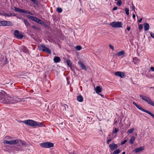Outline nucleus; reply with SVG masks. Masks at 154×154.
Wrapping results in <instances>:
<instances>
[{
  "mask_svg": "<svg viewBox=\"0 0 154 154\" xmlns=\"http://www.w3.org/2000/svg\"><path fill=\"white\" fill-rule=\"evenodd\" d=\"M34 3L37 4V1L36 0H31Z\"/></svg>",
  "mask_w": 154,
  "mask_h": 154,
  "instance_id": "obj_49",
  "label": "nucleus"
},
{
  "mask_svg": "<svg viewBox=\"0 0 154 154\" xmlns=\"http://www.w3.org/2000/svg\"><path fill=\"white\" fill-rule=\"evenodd\" d=\"M150 35L152 37L154 38V33L151 32L150 33Z\"/></svg>",
  "mask_w": 154,
  "mask_h": 154,
  "instance_id": "obj_48",
  "label": "nucleus"
},
{
  "mask_svg": "<svg viewBox=\"0 0 154 154\" xmlns=\"http://www.w3.org/2000/svg\"><path fill=\"white\" fill-rule=\"evenodd\" d=\"M131 29V27H130V26H128V27H127V30L128 31H130V30Z\"/></svg>",
  "mask_w": 154,
  "mask_h": 154,
  "instance_id": "obj_54",
  "label": "nucleus"
},
{
  "mask_svg": "<svg viewBox=\"0 0 154 154\" xmlns=\"http://www.w3.org/2000/svg\"><path fill=\"white\" fill-rule=\"evenodd\" d=\"M112 140V139H110L109 140H108L107 141V142H106V143L107 144H109V143Z\"/></svg>",
  "mask_w": 154,
  "mask_h": 154,
  "instance_id": "obj_45",
  "label": "nucleus"
},
{
  "mask_svg": "<svg viewBox=\"0 0 154 154\" xmlns=\"http://www.w3.org/2000/svg\"><path fill=\"white\" fill-rule=\"evenodd\" d=\"M19 143V140L17 139L11 141V145L16 144Z\"/></svg>",
  "mask_w": 154,
  "mask_h": 154,
  "instance_id": "obj_21",
  "label": "nucleus"
},
{
  "mask_svg": "<svg viewBox=\"0 0 154 154\" xmlns=\"http://www.w3.org/2000/svg\"><path fill=\"white\" fill-rule=\"evenodd\" d=\"M96 93L98 94L99 93H101L102 92V89L101 87L99 86H97L96 88H95Z\"/></svg>",
  "mask_w": 154,
  "mask_h": 154,
  "instance_id": "obj_17",
  "label": "nucleus"
},
{
  "mask_svg": "<svg viewBox=\"0 0 154 154\" xmlns=\"http://www.w3.org/2000/svg\"><path fill=\"white\" fill-rule=\"evenodd\" d=\"M150 70L151 71L154 72V67H150Z\"/></svg>",
  "mask_w": 154,
  "mask_h": 154,
  "instance_id": "obj_53",
  "label": "nucleus"
},
{
  "mask_svg": "<svg viewBox=\"0 0 154 154\" xmlns=\"http://www.w3.org/2000/svg\"><path fill=\"white\" fill-rule=\"evenodd\" d=\"M133 104L134 105H135L136 106V107L137 108L145 112L146 111V110L145 109L140 107L139 105L137 104L135 102H133Z\"/></svg>",
  "mask_w": 154,
  "mask_h": 154,
  "instance_id": "obj_15",
  "label": "nucleus"
},
{
  "mask_svg": "<svg viewBox=\"0 0 154 154\" xmlns=\"http://www.w3.org/2000/svg\"><path fill=\"white\" fill-rule=\"evenodd\" d=\"M12 100V98L6 94L4 91L0 92V102L5 104H8Z\"/></svg>",
  "mask_w": 154,
  "mask_h": 154,
  "instance_id": "obj_1",
  "label": "nucleus"
},
{
  "mask_svg": "<svg viewBox=\"0 0 154 154\" xmlns=\"http://www.w3.org/2000/svg\"><path fill=\"white\" fill-rule=\"evenodd\" d=\"M109 147L110 149L112 150H114L115 149H117L118 146L117 144L115 143H112L109 145Z\"/></svg>",
  "mask_w": 154,
  "mask_h": 154,
  "instance_id": "obj_13",
  "label": "nucleus"
},
{
  "mask_svg": "<svg viewBox=\"0 0 154 154\" xmlns=\"http://www.w3.org/2000/svg\"><path fill=\"white\" fill-rule=\"evenodd\" d=\"M17 16L15 14H12V16Z\"/></svg>",
  "mask_w": 154,
  "mask_h": 154,
  "instance_id": "obj_60",
  "label": "nucleus"
},
{
  "mask_svg": "<svg viewBox=\"0 0 154 154\" xmlns=\"http://www.w3.org/2000/svg\"><path fill=\"white\" fill-rule=\"evenodd\" d=\"M56 10L59 13H60L62 11V9L59 7L57 8Z\"/></svg>",
  "mask_w": 154,
  "mask_h": 154,
  "instance_id": "obj_31",
  "label": "nucleus"
},
{
  "mask_svg": "<svg viewBox=\"0 0 154 154\" xmlns=\"http://www.w3.org/2000/svg\"><path fill=\"white\" fill-rule=\"evenodd\" d=\"M72 71L74 72V73H75V74L76 73L75 70H72Z\"/></svg>",
  "mask_w": 154,
  "mask_h": 154,
  "instance_id": "obj_61",
  "label": "nucleus"
},
{
  "mask_svg": "<svg viewBox=\"0 0 154 154\" xmlns=\"http://www.w3.org/2000/svg\"><path fill=\"white\" fill-rule=\"evenodd\" d=\"M109 48L111 49L112 50H115V49H114V47H113V46L112 45H109Z\"/></svg>",
  "mask_w": 154,
  "mask_h": 154,
  "instance_id": "obj_40",
  "label": "nucleus"
},
{
  "mask_svg": "<svg viewBox=\"0 0 154 154\" xmlns=\"http://www.w3.org/2000/svg\"><path fill=\"white\" fill-rule=\"evenodd\" d=\"M145 112L149 114L152 118H154V114L151 113L150 111L146 110Z\"/></svg>",
  "mask_w": 154,
  "mask_h": 154,
  "instance_id": "obj_27",
  "label": "nucleus"
},
{
  "mask_svg": "<svg viewBox=\"0 0 154 154\" xmlns=\"http://www.w3.org/2000/svg\"><path fill=\"white\" fill-rule=\"evenodd\" d=\"M127 142V140H124L121 143V145H123L125 144Z\"/></svg>",
  "mask_w": 154,
  "mask_h": 154,
  "instance_id": "obj_41",
  "label": "nucleus"
},
{
  "mask_svg": "<svg viewBox=\"0 0 154 154\" xmlns=\"http://www.w3.org/2000/svg\"><path fill=\"white\" fill-rule=\"evenodd\" d=\"M75 48L78 51H80L82 49V47L80 45H78Z\"/></svg>",
  "mask_w": 154,
  "mask_h": 154,
  "instance_id": "obj_32",
  "label": "nucleus"
},
{
  "mask_svg": "<svg viewBox=\"0 0 154 154\" xmlns=\"http://www.w3.org/2000/svg\"><path fill=\"white\" fill-rule=\"evenodd\" d=\"M140 97L143 100L147 102L148 104L154 106V103L151 100L149 97L146 96L140 95Z\"/></svg>",
  "mask_w": 154,
  "mask_h": 154,
  "instance_id": "obj_3",
  "label": "nucleus"
},
{
  "mask_svg": "<svg viewBox=\"0 0 154 154\" xmlns=\"http://www.w3.org/2000/svg\"><path fill=\"white\" fill-rule=\"evenodd\" d=\"M119 122V121H117V120H116V119H114V124L115 125H117V122Z\"/></svg>",
  "mask_w": 154,
  "mask_h": 154,
  "instance_id": "obj_46",
  "label": "nucleus"
},
{
  "mask_svg": "<svg viewBox=\"0 0 154 154\" xmlns=\"http://www.w3.org/2000/svg\"><path fill=\"white\" fill-rule=\"evenodd\" d=\"M16 17H17V18H18V19H20V20H21L22 21H23V20H24V19L23 18V17H18V16H16Z\"/></svg>",
  "mask_w": 154,
  "mask_h": 154,
  "instance_id": "obj_44",
  "label": "nucleus"
},
{
  "mask_svg": "<svg viewBox=\"0 0 154 154\" xmlns=\"http://www.w3.org/2000/svg\"><path fill=\"white\" fill-rule=\"evenodd\" d=\"M64 63H66L67 65L69 67H70V66H71L72 65V62L69 60L66 59V60L64 61Z\"/></svg>",
  "mask_w": 154,
  "mask_h": 154,
  "instance_id": "obj_18",
  "label": "nucleus"
},
{
  "mask_svg": "<svg viewBox=\"0 0 154 154\" xmlns=\"http://www.w3.org/2000/svg\"><path fill=\"white\" fill-rule=\"evenodd\" d=\"M3 16H5V17H11L12 16V14L11 13L8 14L4 13H3Z\"/></svg>",
  "mask_w": 154,
  "mask_h": 154,
  "instance_id": "obj_24",
  "label": "nucleus"
},
{
  "mask_svg": "<svg viewBox=\"0 0 154 154\" xmlns=\"http://www.w3.org/2000/svg\"><path fill=\"white\" fill-rule=\"evenodd\" d=\"M117 7H114L112 9V10L114 11H115V10H117Z\"/></svg>",
  "mask_w": 154,
  "mask_h": 154,
  "instance_id": "obj_50",
  "label": "nucleus"
},
{
  "mask_svg": "<svg viewBox=\"0 0 154 154\" xmlns=\"http://www.w3.org/2000/svg\"><path fill=\"white\" fill-rule=\"evenodd\" d=\"M144 29L145 31L148 30L149 29V25L147 23H144Z\"/></svg>",
  "mask_w": 154,
  "mask_h": 154,
  "instance_id": "obj_16",
  "label": "nucleus"
},
{
  "mask_svg": "<svg viewBox=\"0 0 154 154\" xmlns=\"http://www.w3.org/2000/svg\"><path fill=\"white\" fill-rule=\"evenodd\" d=\"M132 17L134 19L135 18V15L134 14H133Z\"/></svg>",
  "mask_w": 154,
  "mask_h": 154,
  "instance_id": "obj_58",
  "label": "nucleus"
},
{
  "mask_svg": "<svg viewBox=\"0 0 154 154\" xmlns=\"http://www.w3.org/2000/svg\"><path fill=\"white\" fill-rule=\"evenodd\" d=\"M122 154H125V152H123Z\"/></svg>",
  "mask_w": 154,
  "mask_h": 154,
  "instance_id": "obj_63",
  "label": "nucleus"
},
{
  "mask_svg": "<svg viewBox=\"0 0 154 154\" xmlns=\"http://www.w3.org/2000/svg\"><path fill=\"white\" fill-rule=\"evenodd\" d=\"M4 143H5L11 145V141H9L7 140H5L4 141Z\"/></svg>",
  "mask_w": 154,
  "mask_h": 154,
  "instance_id": "obj_33",
  "label": "nucleus"
},
{
  "mask_svg": "<svg viewBox=\"0 0 154 154\" xmlns=\"http://www.w3.org/2000/svg\"><path fill=\"white\" fill-rule=\"evenodd\" d=\"M21 122H23L26 125L33 127L37 126L40 127L45 126L44 125L43 123L37 122L32 120L28 119L21 121Z\"/></svg>",
  "mask_w": 154,
  "mask_h": 154,
  "instance_id": "obj_2",
  "label": "nucleus"
},
{
  "mask_svg": "<svg viewBox=\"0 0 154 154\" xmlns=\"http://www.w3.org/2000/svg\"><path fill=\"white\" fill-rule=\"evenodd\" d=\"M31 27H32V28H33V29H36V26H31Z\"/></svg>",
  "mask_w": 154,
  "mask_h": 154,
  "instance_id": "obj_55",
  "label": "nucleus"
},
{
  "mask_svg": "<svg viewBox=\"0 0 154 154\" xmlns=\"http://www.w3.org/2000/svg\"><path fill=\"white\" fill-rule=\"evenodd\" d=\"M143 28V26L142 24H140L139 26V29L140 30H141Z\"/></svg>",
  "mask_w": 154,
  "mask_h": 154,
  "instance_id": "obj_39",
  "label": "nucleus"
},
{
  "mask_svg": "<svg viewBox=\"0 0 154 154\" xmlns=\"http://www.w3.org/2000/svg\"><path fill=\"white\" fill-rule=\"evenodd\" d=\"M39 21H41V20L36 17L34 21L38 23Z\"/></svg>",
  "mask_w": 154,
  "mask_h": 154,
  "instance_id": "obj_38",
  "label": "nucleus"
},
{
  "mask_svg": "<svg viewBox=\"0 0 154 154\" xmlns=\"http://www.w3.org/2000/svg\"><path fill=\"white\" fill-rule=\"evenodd\" d=\"M125 13L127 15H128L129 14V9L128 8H126L125 9Z\"/></svg>",
  "mask_w": 154,
  "mask_h": 154,
  "instance_id": "obj_36",
  "label": "nucleus"
},
{
  "mask_svg": "<svg viewBox=\"0 0 154 154\" xmlns=\"http://www.w3.org/2000/svg\"><path fill=\"white\" fill-rule=\"evenodd\" d=\"M115 75L116 76H118L122 78H123L125 76L124 73L121 72H116L115 73Z\"/></svg>",
  "mask_w": 154,
  "mask_h": 154,
  "instance_id": "obj_12",
  "label": "nucleus"
},
{
  "mask_svg": "<svg viewBox=\"0 0 154 154\" xmlns=\"http://www.w3.org/2000/svg\"><path fill=\"white\" fill-rule=\"evenodd\" d=\"M78 65L79 67L81 68V70H83L85 71H87V69L83 63L82 61H79L78 62Z\"/></svg>",
  "mask_w": 154,
  "mask_h": 154,
  "instance_id": "obj_10",
  "label": "nucleus"
},
{
  "mask_svg": "<svg viewBox=\"0 0 154 154\" xmlns=\"http://www.w3.org/2000/svg\"><path fill=\"white\" fill-rule=\"evenodd\" d=\"M135 138L134 137L132 136L130 139L129 140V143L131 144H133Z\"/></svg>",
  "mask_w": 154,
  "mask_h": 154,
  "instance_id": "obj_22",
  "label": "nucleus"
},
{
  "mask_svg": "<svg viewBox=\"0 0 154 154\" xmlns=\"http://www.w3.org/2000/svg\"><path fill=\"white\" fill-rule=\"evenodd\" d=\"M3 59L4 60V63L5 64H7L8 62V60H7V58H3Z\"/></svg>",
  "mask_w": 154,
  "mask_h": 154,
  "instance_id": "obj_37",
  "label": "nucleus"
},
{
  "mask_svg": "<svg viewBox=\"0 0 154 154\" xmlns=\"http://www.w3.org/2000/svg\"><path fill=\"white\" fill-rule=\"evenodd\" d=\"M41 146L44 148H50L54 146V144L50 142H45L40 144Z\"/></svg>",
  "mask_w": 154,
  "mask_h": 154,
  "instance_id": "obj_5",
  "label": "nucleus"
},
{
  "mask_svg": "<svg viewBox=\"0 0 154 154\" xmlns=\"http://www.w3.org/2000/svg\"><path fill=\"white\" fill-rule=\"evenodd\" d=\"M110 25L114 28L122 27V24L120 22H113L110 23Z\"/></svg>",
  "mask_w": 154,
  "mask_h": 154,
  "instance_id": "obj_6",
  "label": "nucleus"
},
{
  "mask_svg": "<svg viewBox=\"0 0 154 154\" xmlns=\"http://www.w3.org/2000/svg\"><path fill=\"white\" fill-rule=\"evenodd\" d=\"M38 48L39 50L42 51L49 54L51 53V51L47 48L44 44H42L38 46Z\"/></svg>",
  "mask_w": 154,
  "mask_h": 154,
  "instance_id": "obj_4",
  "label": "nucleus"
},
{
  "mask_svg": "<svg viewBox=\"0 0 154 154\" xmlns=\"http://www.w3.org/2000/svg\"><path fill=\"white\" fill-rule=\"evenodd\" d=\"M120 152V150L119 149H117L114 151L112 154H119Z\"/></svg>",
  "mask_w": 154,
  "mask_h": 154,
  "instance_id": "obj_26",
  "label": "nucleus"
},
{
  "mask_svg": "<svg viewBox=\"0 0 154 154\" xmlns=\"http://www.w3.org/2000/svg\"><path fill=\"white\" fill-rule=\"evenodd\" d=\"M14 35L17 38L19 39H21L23 37V35L20 34L19 31L17 30L14 31Z\"/></svg>",
  "mask_w": 154,
  "mask_h": 154,
  "instance_id": "obj_9",
  "label": "nucleus"
},
{
  "mask_svg": "<svg viewBox=\"0 0 154 154\" xmlns=\"http://www.w3.org/2000/svg\"><path fill=\"white\" fill-rule=\"evenodd\" d=\"M12 25L11 22L6 20L2 21H0V26H9Z\"/></svg>",
  "mask_w": 154,
  "mask_h": 154,
  "instance_id": "obj_8",
  "label": "nucleus"
},
{
  "mask_svg": "<svg viewBox=\"0 0 154 154\" xmlns=\"http://www.w3.org/2000/svg\"><path fill=\"white\" fill-rule=\"evenodd\" d=\"M132 10L133 11H135V7L134 6L133 4V3H132Z\"/></svg>",
  "mask_w": 154,
  "mask_h": 154,
  "instance_id": "obj_43",
  "label": "nucleus"
},
{
  "mask_svg": "<svg viewBox=\"0 0 154 154\" xmlns=\"http://www.w3.org/2000/svg\"><path fill=\"white\" fill-rule=\"evenodd\" d=\"M19 143L20 144H21L23 146H25L26 145V143L25 142H23L20 140H19Z\"/></svg>",
  "mask_w": 154,
  "mask_h": 154,
  "instance_id": "obj_29",
  "label": "nucleus"
},
{
  "mask_svg": "<svg viewBox=\"0 0 154 154\" xmlns=\"http://www.w3.org/2000/svg\"><path fill=\"white\" fill-rule=\"evenodd\" d=\"M100 95L102 97H103V95L102 94H100Z\"/></svg>",
  "mask_w": 154,
  "mask_h": 154,
  "instance_id": "obj_62",
  "label": "nucleus"
},
{
  "mask_svg": "<svg viewBox=\"0 0 154 154\" xmlns=\"http://www.w3.org/2000/svg\"><path fill=\"white\" fill-rule=\"evenodd\" d=\"M127 55V54L123 51L119 52L116 54L117 56L118 57H126Z\"/></svg>",
  "mask_w": 154,
  "mask_h": 154,
  "instance_id": "obj_11",
  "label": "nucleus"
},
{
  "mask_svg": "<svg viewBox=\"0 0 154 154\" xmlns=\"http://www.w3.org/2000/svg\"><path fill=\"white\" fill-rule=\"evenodd\" d=\"M114 130L113 131V133L114 134H116L119 131V130L118 128H114Z\"/></svg>",
  "mask_w": 154,
  "mask_h": 154,
  "instance_id": "obj_34",
  "label": "nucleus"
},
{
  "mask_svg": "<svg viewBox=\"0 0 154 154\" xmlns=\"http://www.w3.org/2000/svg\"><path fill=\"white\" fill-rule=\"evenodd\" d=\"M14 10L16 12H17L20 13H26L27 14H29L31 15H32V13L31 12L26 11V10H24L21 9H20L19 8H17L16 7H14Z\"/></svg>",
  "mask_w": 154,
  "mask_h": 154,
  "instance_id": "obj_7",
  "label": "nucleus"
},
{
  "mask_svg": "<svg viewBox=\"0 0 154 154\" xmlns=\"http://www.w3.org/2000/svg\"><path fill=\"white\" fill-rule=\"evenodd\" d=\"M144 149V146H141L140 147L136 148L134 150V152L135 153H137L141 151H143Z\"/></svg>",
  "mask_w": 154,
  "mask_h": 154,
  "instance_id": "obj_14",
  "label": "nucleus"
},
{
  "mask_svg": "<svg viewBox=\"0 0 154 154\" xmlns=\"http://www.w3.org/2000/svg\"><path fill=\"white\" fill-rule=\"evenodd\" d=\"M43 22H44L43 21H42V20H41V21H39L38 23L39 24H40L42 25V23H43Z\"/></svg>",
  "mask_w": 154,
  "mask_h": 154,
  "instance_id": "obj_52",
  "label": "nucleus"
},
{
  "mask_svg": "<svg viewBox=\"0 0 154 154\" xmlns=\"http://www.w3.org/2000/svg\"><path fill=\"white\" fill-rule=\"evenodd\" d=\"M26 16L28 18L30 19L31 20H32V19L33 17V16H32L29 15H27Z\"/></svg>",
  "mask_w": 154,
  "mask_h": 154,
  "instance_id": "obj_42",
  "label": "nucleus"
},
{
  "mask_svg": "<svg viewBox=\"0 0 154 154\" xmlns=\"http://www.w3.org/2000/svg\"><path fill=\"white\" fill-rule=\"evenodd\" d=\"M134 130V128H132L128 130L127 132V134H130L132 133L133 132Z\"/></svg>",
  "mask_w": 154,
  "mask_h": 154,
  "instance_id": "obj_28",
  "label": "nucleus"
},
{
  "mask_svg": "<svg viewBox=\"0 0 154 154\" xmlns=\"http://www.w3.org/2000/svg\"><path fill=\"white\" fill-rule=\"evenodd\" d=\"M69 67L72 70H72H74V69H73V67H72V65L71 66H70Z\"/></svg>",
  "mask_w": 154,
  "mask_h": 154,
  "instance_id": "obj_59",
  "label": "nucleus"
},
{
  "mask_svg": "<svg viewBox=\"0 0 154 154\" xmlns=\"http://www.w3.org/2000/svg\"><path fill=\"white\" fill-rule=\"evenodd\" d=\"M21 50L22 51L25 53H27L28 52V50L27 48L25 46H23L21 47Z\"/></svg>",
  "mask_w": 154,
  "mask_h": 154,
  "instance_id": "obj_19",
  "label": "nucleus"
},
{
  "mask_svg": "<svg viewBox=\"0 0 154 154\" xmlns=\"http://www.w3.org/2000/svg\"><path fill=\"white\" fill-rule=\"evenodd\" d=\"M23 21L26 26H29L30 25V23L26 20L24 19Z\"/></svg>",
  "mask_w": 154,
  "mask_h": 154,
  "instance_id": "obj_25",
  "label": "nucleus"
},
{
  "mask_svg": "<svg viewBox=\"0 0 154 154\" xmlns=\"http://www.w3.org/2000/svg\"><path fill=\"white\" fill-rule=\"evenodd\" d=\"M0 15H3V13H0Z\"/></svg>",
  "mask_w": 154,
  "mask_h": 154,
  "instance_id": "obj_64",
  "label": "nucleus"
},
{
  "mask_svg": "<svg viewBox=\"0 0 154 154\" xmlns=\"http://www.w3.org/2000/svg\"><path fill=\"white\" fill-rule=\"evenodd\" d=\"M70 154H77V152H76L74 151L72 152H71L70 153Z\"/></svg>",
  "mask_w": 154,
  "mask_h": 154,
  "instance_id": "obj_51",
  "label": "nucleus"
},
{
  "mask_svg": "<svg viewBox=\"0 0 154 154\" xmlns=\"http://www.w3.org/2000/svg\"><path fill=\"white\" fill-rule=\"evenodd\" d=\"M42 26H45V27H46L47 26V25L46 24V23H45L44 22H43V23H42Z\"/></svg>",
  "mask_w": 154,
  "mask_h": 154,
  "instance_id": "obj_47",
  "label": "nucleus"
},
{
  "mask_svg": "<svg viewBox=\"0 0 154 154\" xmlns=\"http://www.w3.org/2000/svg\"><path fill=\"white\" fill-rule=\"evenodd\" d=\"M142 20V18H140L139 20L138 21V23H140L141 22V21Z\"/></svg>",
  "mask_w": 154,
  "mask_h": 154,
  "instance_id": "obj_56",
  "label": "nucleus"
},
{
  "mask_svg": "<svg viewBox=\"0 0 154 154\" xmlns=\"http://www.w3.org/2000/svg\"><path fill=\"white\" fill-rule=\"evenodd\" d=\"M132 60L133 62L135 64H137L139 63V60L138 58H133Z\"/></svg>",
  "mask_w": 154,
  "mask_h": 154,
  "instance_id": "obj_23",
  "label": "nucleus"
},
{
  "mask_svg": "<svg viewBox=\"0 0 154 154\" xmlns=\"http://www.w3.org/2000/svg\"><path fill=\"white\" fill-rule=\"evenodd\" d=\"M36 18V17H33V18H32V20H33L34 21H35V18Z\"/></svg>",
  "mask_w": 154,
  "mask_h": 154,
  "instance_id": "obj_57",
  "label": "nucleus"
},
{
  "mask_svg": "<svg viewBox=\"0 0 154 154\" xmlns=\"http://www.w3.org/2000/svg\"><path fill=\"white\" fill-rule=\"evenodd\" d=\"M122 0H119L117 2L116 5L119 6H120L122 4Z\"/></svg>",
  "mask_w": 154,
  "mask_h": 154,
  "instance_id": "obj_35",
  "label": "nucleus"
},
{
  "mask_svg": "<svg viewBox=\"0 0 154 154\" xmlns=\"http://www.w3.org/2000/svg\"><path fill=\"white\" fill-rule=\"evenodd\" d=\"M77 100L80 102H82L83 100V98L81 95H79L77 97Z\"/></svg>",
  "mask_w": 154,
  "mask_h": 154,
  "instance_id": "obj_20",
  "label": "nucleus"
},
{
  "mask_svg": "<svg viewBox=\"0 0 154 154\" xmlns=\"http://www.w3.org/2000/svg\"><path fill=\"white\" fill-rule=\"evenodd\" d=\"M60 60V58H54V61L55 63L59 62Z\"/></svg>",
  "mask_w": 154,
  "mask_h": 154,
  "instance_id": "obj_30",
  "label": "nucleus"
}]
</instances>
